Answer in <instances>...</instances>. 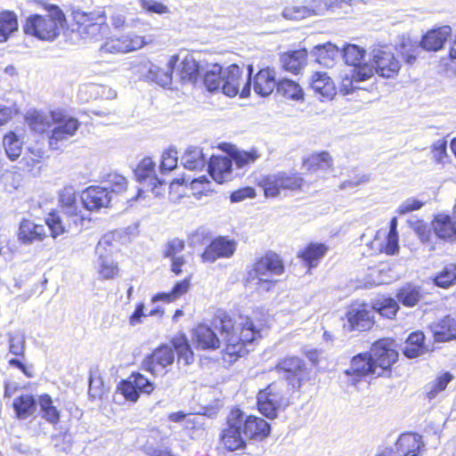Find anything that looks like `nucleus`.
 <instances>
[{
  "instance_id": "69168bd1",
  "label": "nucleus",
  "mask_w": 456,
  "mask_h": 456,
  "mask_svg": "<svg viewBox=\"0 0 456 456\" xmlns=\"http://www.w3.org/2000/svg\"><path fill=\"white\" fill-rule=\"evenodd\" d=\"M283 16L289 20H302L311 16L308 6H289L283 11Z\"/></svg>"
},
{
  "instance_id": "6e6d98bb",
  "label": "nucleus",
  "mask_w": 456,
  "mask_h": 456,
  "mask_svg": "<svg viewBox=\"0 0 456 456\" xmlns=\"http://www.w3.org/2000/svg\"><path fill=\"white\" fill-rule=\"evenodd\" d=\"M421 45L411 41L410 38H403L399 45V52L409 64L416 61L420 52Z\"/></svg>"
},
{
  "instance_id": "37998d69",
  "label": "nucleus",
  "mask_w": 456,
  "mask_h": 456,
  "mask_svg": "<svg viewBox=\"0 0 456 456\" xmlns=\"http://www.w3.org/2000/svg\"><path fill=\"white\" fill-rule=\"evenodd\" d=\"M304 167L311 171H326L332 167V158L327 151L312 154L304 161Z\"/></svg>"
},
{
  "instance_id": "ea45409f",
  "label": "nucleus",
  "mask_w": 456,
  "mask_h": 456,
  "mask_svg": "<svg viewBox=\"0 0 456 456\" xmlns=\"http://www.w3.org/2000/svg\"><path fill=\"white\" fill-rule=\"evenodd\" d=\"M183 167L189 170L202 169L207 165V157L198 147H189L182 157Z\"/></svg>"
},
{
  "instance_id": "a878e982",
  "label": "nucleus",
  "mask_w": 456,
  "mask_h": 456,
  "mask_svg": "<svg viewBox=\"0 0 456 456\" xmlns=\"http://www.w3.org/2000/svg\"><path fill=\"white\" fill-rule=\"evenodd\" d=\"M204 65L205 63L198 62L192 54L186 53L178 65L176 75L183 83L195 84Z\"/></svg>"
},
{
  "instance_id": "412c9836",
  "label": "nucleus",
  "mask_w": 456,
  "mask_h": 456,
  "mask_svg": "<svg viewBox=\"0 0 456 456\" xmlns=\"http://www.w3.org/2000/svg\"><path fill=\"white\" fill-rule=\"evenodd\" d=\"M111 200V192L106 188L91 186L81 194V202L86 209L89 211L98 210L109 206Z\"/></svg>"
},
{
  "instance_id": "a19ab883",
  "label": "nucleus",
  "mask_w": 456,
  "mask_h": 456,
  "mask_svg": "<svg viewBox=\"0 0 456 456\" xmlns=\"http://www.w3.org/2000/svg\"><path fill=\"white\" fill-rule=\"evenodd\" d=\"M190 289V279H184L175 284L172 290L169 292H162L154 295L151 298L152 303L163 301L165 303H171L184 295Z\"/></svg>"
},
{
  "instance_id": "a211bd4d",
  "label": "nucleus",
  "mask_w": 456,
  "mask_h": 456,
  "mask_svg": "<svg viewBox=\"0 0 456 456\" xmlns=\"http://www.w3.org/2000/svg\"><path fill=\"white\" fill-rule=\"evenodd\" d=\"M236 248L237 242L234 240L218 237L206 248L201 259L206 263H214L218 258H230L234 255Z\"/></svg>"
},
{
  "instance_id": "4d7b16f0",
  "label": "nucleus",
  "mask_w": 456,
  "mask_h": 456,
  "mask_svg": "<svg viewBox=\"0 0 456 456\" xmlns=\"http://www.w3.org/2000/svg\"><path fill=\"white\" fill-rule=\"evenodd\" d=\"M339 0H312L308 5L311 15H324L339 7Z\"/></svg>"
},
{
  "instance_id": "aec40b11",
  "label": "nucleus",
  "mask_w": 456,
  "mask_h": 456,
  "mask_svg": "<svg viewBox=\"0 0 456 456\" xmlns=\"http://www.w3.org/2000/svg\"><path fill=\"white\" fill-rule=\"evenodd\" d=\"M141 189H129L123 175L116 174V210L123 213L132 208L141 196Z\"/></svg>"
},
{
  "instance_id": "8fccbe9b",
  "label": "nucleus",
  "mask_w": 456,
  "mask_h": 456,
  "mask_svg": "<svg viewBox=\"0 0 456 456\" xmlns=\"http://www.w3.org/2000/svg\"><path fill=\"white\" fill-rule=\"evenodd\" d=\"M116 51L121 53H128L140 49L145 44L144 39L137 35L128 34L122 36L117 40Z\"/></svg>"
},
{
  "instance_id": "de8ad7c7",
  "label": "nucleus",
  "mask_w": 456,
  "mask_h": 456,
  "mask_svg": "<svg viewBox=\"0 0 456 456\" xmlns=\"http://www.w3.org/2000/svg\"><path fill=\"white\" fill-rule=\"evenodd\" d=\"M370 307L373 309V314L379 313L380 315L388 319H392L399 309L396 300L391 297L379 298Z\"/></svg>"
},
{
  "instance_id": "774afa93",
  "label": "nucleus",
  "mask_w": 456,
  "mask_h": 456,
  "mask_svg": "<svg viewBox=\"0 0 456 456\" xmlns=\"http://www.w3.org/2000/svg\"><path fill=\"white\" fill-rule=\"evenodd\" d=\"M447 142L444 139H439L433 143L432 155L436 162L444 164L448 158L447 152Z\"/></svg>"
},
{
  "instance_id": "c85d7f7f",
  "label": "nucleus",
  "mask_w": 456,
  "mask_h": 456,
  "mask_svg": "<svg viewBox=\"0 0 456 456\" xmlns=\"http://www.w3.org/2000/svg\"><path fill=\"white\" fill-rule=\"evenodd\" d=\"M451 34L452 28L450 26H443L437 29L430 30L423 37L420 42L421 48L436 52L443 48Z\"/></svg>"
},
{
  "instance_id": "4468645a",
  "label": "nucleus",
  "mask_w": 456,
  "mask_h": 456,
  "mask_svg": "<svg viewBox=\"0 0 456 456\" xmlns=\"http://www.w3.org/2000/svg\"><path fill=\"white\" fill-rule=\"evenodd\" d=\"M346 323L344 327L349 330H370L373 323V309L368 304H353L346 313Z\"/></svg>"
},
{
  "instance_id": "13d9d810",
  "label": "nucleus",
  "mask_w": 456,
  "mask_h": 456,
  "mask_svg": "<svg viewBox=\"0 0 456 456\" xmlns=\"http://www.w3.org/2000/svg\"><path fill=\"white\" fill-rule=\"evenodd\" d=\"M174 348L176 351L178 359H183L185 364H190L193 361V353L184 337L176 338L173 340Z\"/></svg>"
},
{
  "instance_id": "c756f323",
  "label": "nucleus",
  "mask_w": 456,
  "mask_h": 456,
  "mask_svg": "<svg viewBox=\"0 0 456 456\" xmlns=\"http://www.w3.org/2000/svg\"><path fill=\"white\" fill-rule=\"evenodd\" d=\"M373 77V69L370 66V64H364L362 67L353 69L352 76L345 77L342 79L340 91L344 94H349L353 93L355 89L359 88L356 86L359 82H363Z\"/></svg>"
},
{
  "instance_id": "680f3d73",
  "label": "nucleus",
  "mask_w": 456,
  "mask_h": 456,
  "mask_svg": "<svg viewBox=\"0 0 456 456\" xmlns=\"http://www.w3.org/2000/svg\"><path fill=\"white\" fill-rule=\"evenodd\" d=\"M9 352L17 356H23L25 352V336L20 333H8Z\"/></svg>"
},
{
  "instance_id": "3c124183",
  "label": "nucleus",
  "mask_w": 456,
  "mask_h": 456,
  "mask_svg": "<svg viewBox=\"0 0 456 456\" xmlns=\"http://www.w3.org/2000/svg\"><path fill=\"white\" fill-rule=\"evenodd\" d=\"M364 54V49L360 48L356 45H347L343 49V57L346 63L353 66L354 69H357L366 64L365 62H362Z\"/></svg>"
},
{
  "instance_id": "338daca9",
  "label": "nucleus",
  "mask_w": 456,
  "mask_h": 456,
  "mask_svg": "<svg viewBox=\"0 0 456 456\" xmlns=\"http://www.w3.org/2000/svg\"><path fill=\"white\" fill-rule=\"evenodd\" d=\"M139 3L142 9L151 13L165 14L169 12L168 7L157 0H139Z\"/></svg>"
},
{
  "instance_id": "09e8293b",
  "label": "nucleus",
  "mask_w": 456,
  "mask_h": 456,
  "mask_svg": "<svg viewBox=\"0 0 456 456\" xmlns=\"http://www.w3.org/2000/svg\"><path fill=\"white\" fill-rule=\"evenodd\" d=\"M277 92L282 96L298 101L303 99V91L299 85L290 79H282L277 84Z\"/></svg>"
},
{
  "instance_id": "2f4dec72",
  "label": "nucleus",
  "mask_w": 456,
  "mask_h": 456,
  "mask_svg": "<svg viewBox=\"0 0 456 456\" xmlns=\"http://www.w3.org/2000/svg\"><path fill=\"white\" fill-rule=\"evenodd\" d=\"M193 339L200 349H216L221 345V338L208 325L200 324L193 331Z\"/></svg>"
},
{
  "instance_id": "6ab92c4d",
  "label": "nucleus",
  "mask_w": 456,
  "mask_h": 456,
  "mask_svg": "<svg viewBox=\"0 0 456 456\" xmlns=\"http://www.w3.org/2000/svg\"><path fill=\"white\" fill-rule=\"evenodd\" d=\"M155 166L151 158H144L134 170V175L142 186L150 187L152 193L159 197L162 195V182L156 175Z\"/></svg>"
},
{
  "instance_id": "473e14b6",
  "label": "nucleus",
  "mask_w": 456,
  "mask_h": 456,
  "mask_svg": "<svg viewBox=\"0 0 456 456\" xmlns=\"http://www.w3.org/2000/svg\"><path fill=\"white\" fill-rule=\"evenodd\" d=\"M310 86L320 98L330 100L336 94L334 82L325 72H315L313 74Z\"/></svg>"
},
{
  "instance_id": "603ef678",
  "label": "nucleus",
  "mask_w": 456,
  "mask_h": 456,
  "mask_svg": "<svg viewBox=\"0 0 456 456\" xmlns=\"http://www.w3.org/2000/svg\"><path fill=\"white\" fill-rule=\"evenodd\" d=\"M456 282V264L446 265L434 278V283L440 288L447 289Z\"/></svg>"
},
{
  "instance_id": "4c0bfd02",
  "label": "nucleus",
  "mask_w": 456,
  "mask_h": 456,
  "mask_svg": "<svg viewBox=\"0 0 456 456\" xmlns=\"http://www.w3.org/2000/svg\"><path fill=\"white\" fill-rule=\"evenodd\" d=\"M432 329L437 341H448L456 338V321L450 316L434 323Z\"/></svg>"
},
{
  "instance_id": "ddd939ff",
  "label": "nucleus",
  "mask_w": 456,
  "mask_h": 456,
  "mask_svg": "<svg viewBox=\"0 0 456 456\" xmlns=\"http://www.w3.org/2000/svg\"><path fill=\"white\" fill-rule=\"evenodd\" d=\"M175 360L174 349L170 346H161L155 349L142 362V369L151 372L153 376H163L167 372V367Z\"/></svg>"
},
{
  "instance_id": "72a5a7b5",
  "label": "nucleus",
  "mask_w": 456,
  "mask_h": 456,
  "mask_svg": "<svg viewBox=\"0 0 456 456\" xmlns=\"http://www.w3.org/2000/svg\"><path fill=\"white\" fill-rule=\"evenodd\" d=\"M307 52L305 49L283 53L281 55L282 68L293 74H298L306 64Z\"/></svg>"
},
{
  "instance_id": "39448f33",
  "label": "nucleus",
  "mask_w": 456,
  "mask_h": 456,
  "mask_svg": "<svg viewBox=\"0 0 456 456\" xmlns=\"http://www.w3.org/2000/svg\"><path fill=\"white\" fill-rule=\"evenodd\" d=\"M53 119L48 143L51 150H60L75 136L80 126V122L62 110H53Z\"/></svg>"
},
{
  "instance_id": "f8f14e48",
  "label": "nucleus",
  "mask_w": 456,
  "mask_h": 456,
  "mask_svg": "<svg viewBox=\"0 0 456 456\" xmlns=\"http://www.w3.org/2000/svg\"><path fill=\"white\" fill-rule=\"evenodd\" d=\"M240 410H232L227 419V428L223 431L222 442L229 451H235L246 445L247 438L243 435L241 421L240 420Z\"/></svg>"
},
{
  "instance_id": "c9c22d12",
  "label": "nucleus",
  "mask_w": 456,
  "mask_h": 456,
  "mask_svg": "<svg viewBox=\"0 0 456 456\" xmlns=\"http://www.w3.org/2000/svg\"><path fill=\"white\" fill-rule=\"evenodd\" d=\"M27 121L31 130L37 133L49 132L53 123V110L49 114L37 110L28 112Z\"/></svg>"
},
{
  "instance_id": "f3484780",
  "label": "nucleus",
  "mask_w": 456,
  "mask_h": 456,
  "mask_svg": "<svg viewBox=\"0 0 456 456\" xmlns=\"http://www.w3.org/2000/svg\"><path fill=\"white\" fill-rule=\"evenodd\" d=\"M276 370L293 388L300 387L305 370L302 359L295 356L286 357L278 362Z\"/></svg>"
},
{
  "instance_id": "052dcab7",
  "label": "nucleus",
  "mask_w": 456,
  "mask_h": 456,
  "mask_svg": "<svg viewBox=\"0 0 456 456\" xmlns=\"http://www.w3.org/2000/svg\"><path fill=\"white\" fill-rule=\"evenodd\" d=\"M305 183L304 179L297 174L281 172V187L282 191H297L300 190Z\"/></svg>"
},
{
  "instance_id": "58836bf2",
  "label": "nucleus",
  "mask_w": 456,
  "mask_h": 456,
  "mask_svg": "<svg viewBox=\"0 0 456 456\" xmlns=\"http://www.w3.org/2000/svg\"><path fill=\"white\" fill-rule=\"evenodd\" d=\"M281 183V172L263 175L257 180V184L263 189L266 198L277 197L282 191Z\"/></svg>"
},
{
  "instance_id": "e2e57ef3",
  "label": "nucleus",
  "mask_w": 456,
  "mask_h": 456,
  "mask_svg": "<svg viewBox=\"0 0 456 456\" xmlns=\"http://www.w3.org/2000/svg\"><path fill=\"white\" fill-rule=\"evenodd\" d=\"M260 158L256 150L250 151H239L233 156V161L239 168L252 165Z\"/></svg>"
},
{
  "instance_id": "9b49d317",
  "label": "nucleus",
  "mask_w": 456,
  "mask_h": 456,
  "mask_svg": "<svg viewBox=\"0 0 456 456\" xmlns=\"http://www.w3.org/2000/svg\"><path fill=\"white\" fill-rule=\"evenodd\" d=\"M96 265L104 279L114 275V233L108 232L99 240L95 248Z\"/></svg>"
},
{
  "instance_id": "5701e85b",
  "label": "nucleus",
  "mask_w": 456,
  "mask_h": 456,
  "mask_svg": "<svg viewBox=\"0 0 456 456\" xmlns=\"http://www.w3.org/2000/svg\"><path fill=\"white\" fill-rule=\"evenodd\" d=\"M375 366L370 354H359L352 359L350 367L345 373L354 377L353 382L355 383L359 379L368 375L380 376L381 372H378Z\"/></svg>"
},
{
  "instance_id": "f03ea898",
  "label": "nucleus",
  "mask_w": 456,
  "mask_h": 456,
  "mask_svg": "<svg viewBox=\"0 0 456 456\" xmlns=\"http://www.w3.org/2000/svg\"><path fill=\"white\" fill-rule=\"evenodd\" d=\"M61 214L52 213L45 220L51 230L53 238H57L64 232L79 231L85 217L78 211L75 193L72 189H65L60 195Z\"/></svg>"
},
{
  "instance_id": "49530a36",
  "label": "nucleus",
  "mask_w": 456,
  "mask_h": 456,
  "mask_svg": "<svg viewBox=\"0 0 456 456\" xmlns=\"http://www.w3.org/2000/svg\"><path fill=\"white\" fill-rule=\"evenodd\" d=\"M38 404L42 412V418L51 424H57L60 420V411L53 405L51 396L47 394L38 398Z\"/></svg>"
},
{
  "instance_id": "20e7f679",
  "label": "nucleus",
  "mask_w": 456,
  "mask_h": 456,
  "mask_svg": "<svg viewBox=\"0 0 456 456\" xmlns=\"http://www.w3.org/2000/svg\"><path fill=\"white\" fill-rule=\"evenodd\" d=\"M65 21L62 11L52 5L44 15H30L23 27L25 34L40 40L53 41L59 35Z\"/></svg>"
},
{
  "instance_id": "c03bdc74",
  "label": "nucleus",
  "mask_w": 456,
  "mask_h": 456,
  "mask_svg": "<svg viewBox=\"0 0 456 456\" xmlns=\"http://www.w3.org/2000/svg\"><path fill=\"white\" fill-rule=\"evenodd\" d=\"M327 250L328 248L322 243H310L303 251L298 253V256L309 267H314L317 265L318 260L326 254Z\"/></svg>"
},
{
  "instance_id": "a18cd8bd",
  "label": "nucleus",
  "mask_w": 456,
  "mask_h": 456,
  "mask_svg": "<svg viewBox=\"0 0 456 456\" xmlns=\"http://www.w3.org/2000/svg\"><path fill=\"white\" fill-rule=\"evenodd\" d=\"M314 54L316 56V61L320 64L328 66L338 58L340 51L338 46L331 43L317 45L314 48Z\"/></svg>"
},
{
  "instance_id": "2eb2a0df",
  "label": "nucleus",
  "mask_w": 456,
  "mask_h": 456,
  "mask_svg": "<svg viewBox=\"0 0 456 456\" xmlns=\"http://www.w3.org/2000/svg\"><path fill=\"white\" fill-rule=\"evenodd\" d=\"M370 356L377 371L382 374L396 362L398 353L394 349L392 341L382 339L372 345Z\"/></svg>"
},
{
  "instance_id": "4be33fe9",
  "label": "nucleus",
  "mask_w": 456,
  "mask_h": 456,
  "mask_svg": "<svg viewBox=\"0 0 456 456\" xmlns=\"http://www.w3.org/2000/svg\"><path fill=\"white\" fill-rule=\"evenodd\" d=\"M240 420L243 435L247 440L263 439L270 433L269 424L263 419L255 416H245L240 411Z\"/></svg>"
},
{
  "instance_id": "7ed1b4c3",
  "label": "nucleus",
  "mask_w": 456,
  "mask_h": 456,
  "mask_svg": "<svg viewBox=\"0 0 456 456\" xmlns=\"http://www.w3.org/2000/svg\"><path fill=\"white\" fill-rule=\"evenodd\" d=\"M283 271L284 266L280 256L269 252L248 269L245 286L257 292L269 291L273 286L272 277L281 274Z\"/></svg>"
},
{
  "instance_id": "6e6552de",
  "label": "nucleus",
  "mask_w": 456,
  "mask_h": 456,
  "mask_svg": "<svg viewBox=\"0 0 456 456\" xmlns=\"http://www.w3.org/2000/svg\"><path fill=\"white\" fill-rule=\"evenodd\" d=\"M248 69V77L244 83L242 71L238 65L232 64L224 69L221 92L228 97H234L237 94H240L241 98L248 97L250 94V77L253 73V67L249 65Z\"/></svg>"
},
{
  "instance_id": "dca6fc26",
  "label": "nucleus",
  "mask_w": 456,
  "mask_h": 456,
  "mask_svg": "<svg viewBox=\"0 0 456 456\" xmlns=\"http://www.w3.org/2000/svg\"><path fill=\"white\" fill-rule=\"evenodd\" d=\"M153 384L141 373H133L118 386L121 395L125 400L135 403L140 393L150 394L153 390Z\"/></svg>"
},
{
  "instance_id": "393cba45",
  "label": "nucleus",
  "mask_w": 456,
  "mask_h": 456,
  "mask_svg": "<svg viewBox=\"0 0 456 456\" xmlns=\"http://www.w3.org/2000/svg\"><path fill=\"white\" fill-rule=\"evenodd\" d=\"M208 164V170L212 178L223 183L232 177V159L228 156H212Z\"/></svg>"
},
{
  "instance_id": "cd10ccee",
  "label": "nucleus",
  "mask_w": 456,
  "mask_h": 456,
  "mask_svg": "<svg viewBox=\"0 0 456 456\" xmlns=\"http://www.w3.org/2000/svg\"><path fill=\"white\" fill-rule=\"evenodd\" d=\"M277 84L274 71L266 68L260 69L255 76L253 88L256 94L266 97L273 92L274 88L277 89Z\"/></svg>"
},
{
  "instance_id": "f257e3e1",
  "label": "nucleus",
  "mask_w": 456,
  "mask_h": 456,
  "mask_svg": "<svg viewBox=\"0 0 456 456\" xmlns=\"http://www.w3.org/2000/svg\"><path fill=\"white\" fill-rule=\"evenodd\" d=\"M236 326L227 316L221 319V342L225 345V352L230 355L243 356L247 354L255 341L261 338V330L248 317L240 318Z\"/></svg>"
},
{
  "instance_id": "9d476101",
  "label": "nucleus",
  "mask_w": 456,
  "mask_h": 456,
  "mask_svg": "<svg viewBox=\"0 0 456 456\" xmlns=\"http://www.w3.org/2000/svg\"><path fill=\"white\" fill-rule=\"evenodd\" d=\"M425 444L421 436L414 433L402 434L397 439L395 449L380 450L377 456H420Z\"/></svg>"
},
{
  "instance_id": "0eeeda50",
  "label": "nucleus",
  "mask_w": 456,
  "mask_h": 456,
  "mask_svg": "<svg viewBox=\"0 0 456 456\" xmlns=\"http://www.w3.org/2000/svg\"><path fill=\"white\" fill-rule=\"evenodd\" d=\"M73 20L77 25V33L83 39L99 40L110 34V28L102 15L77 10L73 12Z\"/></svg>"
},
{
  "instance_id": "79ce46f5",
  "label": "nucleus",
  "mask_w": 456,
  "mask_h": 456,
  "mask_svg": "<svg viewBox=\"0 0 456 456\" xmlns=\"http://www.w3.org/2000/svg\"><path fill=\"white\" fill-rule=\"evenodd\" d=\"M18 30L17 15L13 12H0V42H5Z\"/></svg>"
},
{
  "instance_id": "bb28decb",
  "label": "nucleus",
  "mask_w": 456,
  "mask_h": 456,
  "mask_svg": "<svg viewBox=\"0 0 456 456\" xmlns=\"http://www.w3.org/2000/svg\"><path fill=\"white\" fill-rule=\"evenodd\" d=\"M224 69L217 63H205L200 77L208 92H221Z\"/></svg>"
},
{
  "instance_id": "423d86ee",
  "label": "nucleus",
  "mask_w": 456,
  "mask_h": 456,
  "mask_svg": "<svg viewBox=\"0 0 456 456\" xmlns=\"http://www.w3.org/2000/svg\"><path fill=\"white\" fill-rule=\"evenodd\" d=\"M286 383L278 380L271 383L257 394L256 401L259 411L269 419L277 417L278 410L287 405Z\"/></svg>"
},
{
  "instance_id": "b1692460",
  "label": "nucleus",
  "mask_w": 456,
  "mask_h": 456,
  "mask_svg": "<svg viewBox=\"0 0 456 456\" xmlns=\"http://www.w3.org/2000/svg\"><path fill=\"white\" fill-rule=\"evenodd\" d=\"M48 230L51 232L49 227L46 228L45 224L25 219L20 224L18 239L26 245L42 241L46 237Z\"/></svg>"
},
{
  "instance_id": "7c9ffc66",
  "label": "nucleus",
  "mask_w": 456,
  "mask_h": 456,
  "mask_svg": "<svg viewBox=\"0 0 456 456\" xmlns=\"http://www.w3.org/2000/svg\"><path fill=\"white\" fill-rule=\"evenodd\" d=\"M436 235L444 240H456V221L448 215L439 214L432 222Z\"/></svg>"
},
{
  "instance_id": "bf43d9fd",
  "label": "nucleus",
  "mask_w": 456,
  "mask_h": 456,
  "mask_svg": "<svg viewBox=\"0 0 456 456\" xmlns=\"http://www.w3.org/2000/svg\"><path fill=\"white\" fill-rule=\"evenodd\" d=\"M452 379V376L450 373H444L429 383L427 387V395L428 399L432 400L436 398L440 392L445 389Z\"/></svg>"
},
{
  "instance_id": "5fc2aeb1",
  "label": "nucleus",
  "mask_w": 456,
  "mask_h": 456,
  "mask_svg": "<svg viewBox=\"0 0 456 456\" xmlns=\"http://www.w3.org/2000/svg\"><path fill=\"white\" fill-rule=\"evenodd\" d=\"M3 143L7 157L12 160H16L22 152V142L14 133H9L4 137Z\"/></svg>"
},
{
  "instance_id": "f704fd0d",
  "label": "nucleus",
  "mask_w": 456,
  "mask_h": 456,
  "mask_svg": "<svg viewBox=\"0 0 456 456\" xmlns=\"http://www.w3.org/2000/svg\"><path fill=\"white\" fill-rule=\"evenodd\" d=\"M179 57L176 55L171 56L167 69H160L155 65L151 64L149 68L148 77L161 86H167L171 84L172 74L175 66L177 65Z\"/></svg>"
},
{
  "instance_id": "1a4fd4ad",
  "label": "nucleus",
  "mask_w": 456,
  "mask_h": 456,
  "mask_svg": "<svg viewBox=\"0 0 456 456\" xmlns=\"http://www.w3.org/2000/svg\"><path fill=\"white\" fill-rule=\"evenodd\" d=\"M373 73L390 78L396 76L401 69L400 61L395 58L393 49L388 45L375 46L370 52Z\"/></svg>"
},
{
  "instance_id": "0e129e2a",
  "label": "nucleus",
  "mask_w": 456,
  "mask_h": 456,
  "mask_svg": "<svg viewBox=\"0 0 456 456\" xmlns=\"http://www.w3.org/2000/svg\"><path fill=\"white\" fill-rule=\"evenodd\" d=\"M52 442L56 452L68 454L71 452L72 440L70 435L60 434L54 436L52 438Z\"/></svg>"
},
{
  "instance_id": "864d4df0",
  "label": "nucleus",
  "mask_w": 456,
  "mask_h": 456,
  "mask_svg": "<svg viewBox=\"0 0 456 456\" xmlns=\"http://www.w3.org/2000/svg\"><path fill=\"white\" fill-rule=\"evenodd\" d=\"M397 298L405 306H414L421 298L420 289L412 285L404 286L398 291Z\"/></svg>"
},
{
  "instance_id": "e433bc0d",
  "label": "nucleus",
  "mask_w": 456,
  "mask_h": 456,
  "mask_svg": "<svg viewBox=\"0 0 456 456\" xmlns=\"http://www.w3.org/2000/svg\"><path fill=\"white\" fill-rule=\"evenodd\" d=\"M13 409L20 419H26L32 416L37 411V400L33 395L25 394L13 400Z\"/></svg>"
}]
</instances>
